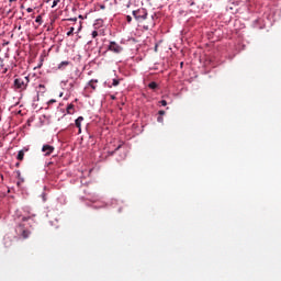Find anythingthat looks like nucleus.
Returning <instances> with one entry per match:
<instances>
[{"instance_id": "09e8293b", "label": "nucleus", "mask_w": 281, "mask_h": 281, "mask_svg": "<svg viewBox=\"0 0 281 281\" xmlns=\"http://www.w3.org/2000/svg\"><path fill=\"white\" fill-rule=\"evenodd\" d=\"M59 98H63V92H61V93H59Z\"/></svg>"}, {"instance_id": "f257e3e1", "label": "nucleus", "mask_w": 281, "mask_h": 281, "mask_svg": "<svg viewBox=\"0 0 281 281\" xmlns=\"http://www.w3.org/2000/svg\"><path fill=\"white\" fill-rule=\"evenodd\" d=\"M29 85H30V76L18 77L13 81V87L18 91H25Z\"/></svg>"}, {"instance_id": "a19ab883", "label": "nucleus", "mask_w": 281, "mask_h": 281, "mask_svg": "<svg viewBox=\"0 0 281 281\" xmlns=\"http://www.w3.org/2000/svg\"><path fill=\"white\" fill-rule=\"evenodd\" d=\"M65 117H67L66 113H64V115L61 116V120H65Z\"/></svg>"}, {"instance_id": "0eeeda50", "label": "nucleus", "mask_w": 281, "mask_h": 281, "mask_svg": "<svg viewBox=\"0 0 281 281\" xmlns=\"http://www.w3.org/2000/svg\"><path fill=\"white\" fill-rule=\"evenodd\" d=\"M55 148L52 145H43L42 153H44V157H49L52 153H54Z\"/></svg>"}, {"instance_id": "ddd939ff", "label": "nucleus", "mask_w": 281, "mask_h": 281, "mask_svg": "<svg viewBox=\"0 0 281 281\" xmlns=\"http://www.w3.org/2000/svg\"><path fill=\"white\" fill-rule=\"evenodd\" d=\"M98 85V79H91L88 83L87 87H90V89H93V91H95L97 86Z\"/></svg>"}, {"instance_id": "bb28decb", "label": "nucleus", "mask_w": 281, "mask_h": 281, "mask_svg": "<svg viewBox=\"0 0 281 281\" xmlns=\"http://www.w3.org/2000/svg\"><path fill=\"white\" fill-rule=\"evenodd\" d=\"M58 3H60V0H54L53 4H52V8H56V5H58Z\"/></svg>"}, {"instance_id": "8fccbe9b", "label": "nucleus", "mask_w": 281, "mask_h": 281, "mask_svg": "<svg viewBox=\"0 0 281 281\" xmlns=\"http://www.w3.org/2000/svg\"><path fill=\"white\" fill-rule=\"evenodd\" d=\"M19 177H21V171H18Z\"/></svg>"}, {"instance_id": "1a4fd4ad", "label": "nucleus", "mask_w": 281, "mask_h": 281, "mask_svg": "<svg viewBox=\"0 0 281 281\" xmlns=\"http://www.w3.org/2000/svg\"><path fill=\"white\" fill-rule=\"evenodd\" d=\"M4 247H12V237L10 235H5L3 238Z\"/></svg>"}, {"instance_id": "5701e85b", "label": "nucleus", "mask_w": 281, "mask_h": 281, "mask_svg": "<svg viewBox=\"0 0 281 281\" xmlns=\"http://www.w3.org/2000/svg\"><path fill=\"white\" fill-rule=\"evenodd\" d=\"M125 21H126V23H132L133 22V16L126 15Z\"/></svg>"}, {"instance_id": "aec40b11", "label": "nucleus", "mask_w": 281, "mask_h": 281, "mask_svg": "<svg viewBox=\"0 0 281 281\" xmlns=\"http://www.w3.org/2000/svg\"><path fill=\"white\" fill-rule=\"evenodd\" d=\"M231 5H240V0H228Z\"/></svg>"}, {"instance_id": "e433bc0d", "label": "nucleus", "mask_w": 281, "mask_h": 281, "mask_svg": "<svg viewBox=\"0 0 281 281\" xmlns=\"http://www.w3.org/2000/svg\"><path fill=\"white\" fill-rule=\"evenodd\" d=\"M42 199H43L44 202L47 201V198H46L45 193H42Z\"/></svg>"}, {"instance_id": "6e6d98bb", "label": "nucleus", "mask_w": 281, "mask_h": 281, "mask_svg": "<svg viewBox=\"0 0 281 281\" xmlns=\"http://www.w3.org/2000/svg\"><path fill=\"white\" fill-rule=\"evenodd\" d=\"M18 30H21V25L18 26Z\"/></svg>"}, {"instance_id": "5fc2aeb1", "label": "nucleus", "mask_w": 281, "mask_h": 281, "mask_svg": "<svg viewBox=\"0 0 281 281\" xmlns=\"http://www.w3.org/2000/svg\"><path fill=\"white\" fill-rule=\"evenodd\" d=\"M46 3H49V0H45Z\"/></svg>"}, {"instance_id": "f03ea898", "label": "nucleus", "mask_w": 281, "mask_h": 281, "mask_svg": "<svg viewBox=\"0 0 281 281\" xmlns=\"http://www.w3.org/2000/svg\"><path fill=\"white\" fill-rule=\"evenodd\" d=\"M86 200L90 201L91 203H99V205H92L94 210H100V207H106V203L102 201V198L97 193H88L86 195Z\"/></svg>"}, {"instance_id": "13d9d810", "label": "nucleus", "mask_w": 281, "mask_h": 281, "mask_svg": "<svg viewBox=\"0 0 281 281\" xmlns=\"http://www.w3.org/2000/svg\"><path fill=\"white\" fill-rule=\"evenodd\" d=\"M119 212H122V207L119 209Z\"/></svg>"}, {"instance_id": "393cba45", "label": "nucleus", "mask_w": 281, "mask_h": 281, "mask_svg": "<svg viewBox=\"0 0 281 281\" xmlns=\"http://www.w3.org/2000/svg\"><path fill=\"white\" fill-rule=\"evenodd\" d=\"M155 16H157L156 13L151 15V27H155Z\"/></svg>"}, {"instance_id": "603ef678", "label": "nucleus", "mask_w": 281, "mask_h": 281, "mask_svg": "<svg viewBox=\"0 0 281 281\" xmlns=\"http://www.w3.org/2000/svg\"><path fill=\"white\" fill-rule=\"evenodd\" d=\"M112 100H115V95H112Z\"/></svg>"}, {"instance_id": "b1692460", "label": "nucleus", "mask_w": 281, "mask_h": 281, "mask_svg": "<svg viewBox=\"0 0 281 281\" xmlns=\"http://www.w3.org/2000/svg\"><path fill=\"white\" fill-rule=\"evenodd\" d=\"M120 85V79H113L112 87H117Z\"/></svg>"}, {"instance_id": "3c124183", "label": "nucleus", "mask_w": 281, "mask_h": 281, "mask_svg": "<svg viewBox=\"0 0 281 281\" xmlns=\"http://www.w3.org/2000/svg\"><path fill=\"white\" fill-rule=\"evenodd\" d=\"M91 43H92V42H91V41H89V42H88V45H91Z\"/></svg>"}, {"instance_id": "ea45409f", "label": "nucleus", "mask_w": 281, "mask_h": 281, "mask_svg": "<svg viewBox=\"0 0 281 281\" xmlns=\"http://www.w3.org/2000/svg\"><path fill=\"white\" fill-rule=\"evenodd\" d=\"M2 45L5 47V45H10V42H4Z\"/></svg>"}, {"instance_id": "473e14b6", "label": "nucleus", "mask_w": 281, "mask_h": 281, "mask_svg": "<svg viewBox=\"0 0 281 281\" xmlns=\"http://www.w3.org/2000/svg\"><path fill=\"white\" fill-rule=\"evenodd\" d=\"M100 10H106V5L105 4H99Z\"/></svg>"}, {"instance_id": "bf43d9fd", "label": "nucleus", "mask_w": 281, "mask_h": 281, "mask_svg": "<svg viewBox=\"0 0 281 281\" xmlns=\"http://www.w3.org/2000/svg\"><path fill=\"white\" fill-rule=\"evenodd\" d=\"M155 50L157 52V46H155Z\"/></svg>"}, {"instance_id": "dca6fc26", "label": "nucleus", "mask_w": 281, "mask_h": 281, "mask_svg": "<svg viewBox=\"0 0 281 281\" xmlns=\"http://www.w3.org/2000/svg\"><path fill=\"white\" fill-rule=\"evenodd\" d=\"M148 87H149L153 91H155V89H157V88L159 87V85H157V82H155V81H151V82L148 83Z\"/></svg>"}, {"instance_id": "7c9ffc66", "label": "nucleus", "mask_w": 281, "mask_h": 281, "mask_svg": "<svg viewBox=\"0 0 281 281\" xmlns=\"http://www.w3.org/2000/svg\"><path fill=\"white\" fill-rule=\"evenodd\" d=\"M157 122H159L160 124L164 123V116H158Z\"/></svg>"}, {"instance_id": "a18cd8bd", "label": "nucleus", "mask_w": 281, "mask_h": 281, "mask_svg": "<svg viewBox=\"0 0 281 281\" xmlns=\"http://www.w3.org/2000/svg\"><path fill=\"white\" fill-rule=\"evenodd\" d=\"M78 19H85L82 15H79Z\"/></svg>"}, {"instance_id": "7ed1b4c3", "label": "nucleus", "mask_w": 281, "mask_h": 281, "mask_svg": "<svg viewBox=\"0 0 281 281\" xmlns=\"http://www.w3.org/2000/svg\"><path fill=\"white\" fill-rule=\"evenodd\" d=\"M132 14L137 23H144V21L148 19V10H146L145 8L134 10Z\"/></svg>"}, {"instance_id": "864d4df0", "label": "nucleus", "mask_w": 281, "mask_h": 281, "mask_svg": "<svg viewBox=\"0 0 281 281\" xmlns=\"http://www.w3.org/2000/svg\"><path fill=\"white\" fill-rule=\"evenodd\" d=\"M61 113H65V110L60 109Z\"/></svg>"}, {"instance_id": "2f4dec72", "label": "nucleus", "mask_w": 281, "mask_h": 281, "mask_svg": "<svg viewBox=\"0 0 281 281\" xmlns=\"http://www.w3.org/2000/svg\"><path fill=\"white\" fill-rule=\"evenodd\" d=\"M81 74H82V72H80V69L77 68V69H76V76H78V78H80Z\"/></svg>"}, {"instance_id": "c85d7f7f", "label": "nucleus", "mask_w": 281, "mask_h": 281, "mask_svg": "<svg viewBox=\"0 0 281 281\" xmlns=\"http://www.w3.org/2000/svg\"><path fill=\"white\" fill-rule=\"evenodd\" d=\"M122 159H126V151L123 153V155L117 159V161H122Z\"/></svg>"}, {"instance_id": "c9c22d12", "label": "nucleus", "mask_w": 281, "mask_h": 281, "mask_svg": "<svg viewBox=\"0 0 281 281\" xmlns=\"http://www.w3.org/2000/svg\"><path fill=\"white\" fill-rule=\"evenodd\" d=\"M54 103H56V100H54V99H50V100L48 101V104H54Z\"/></svg>"}, {"instance_id": "a211bd4d", "label": "nucleus", "mask_w": 281, "mask_h": 281, "mask_svg": "<svg viewBox=\"0 0 281 281\" xmlns=\"http://www.w3.org/2000/svg\"><path fill=\"white\" fill-rule=\"evenodd\" d=\"M35 23H38V25H43V15H37L35 19Z\"/></svg>"}, {"instance_id": "c756f323", "label": "nucleus", "mask_w": 281, "mask_h": 281, "mask_svg": "<svg viewBox=\"0 0 281 281\" xmlns=\"http://www.w3.org/2000/svg\"><path fill=\"white\" fill-rule=\"evenodd\" d=\"M158 115L161 117L162 115H166V111H164V110H160V111H158Z\"/></svg>"}, {"instance_id": "72a5a7b5", "label": "nucleus", "mask_w": 281, "mask_h": 281, "mask_svg": "<svg viewBox=\"0 0 281 281\" xmlns=\"http://www.w3.org/2000/svg\"><path fill=\"white\" fill-rule=\"evenodd\" d=\"M26 12L30 14V13L34 12V9L27 8V9H26Z\"/></svg>"}, {"instance_id": "58836bf2", "label": "nucleus", "mask_w": 281, "mask_h": 281, "mask_svg": "<svg viewBox=\"0 0 281 281\" xmlns=\"http://www.w3.org/2000/svg\"><path fill=\"white\" fill-rule=\"evenodd\" d=\"M189 5H194V0H190Z\"/></svg>"}, {"instance_id": "2eb2a0df", "label": "nucleus", "mask_w": 281, "mask_h": 281, "mask_svg": "<svg viewBox=\"0 0 281 281\" xmlns=\"http://www.w3.org/2000/svg\"><path fill=\"white\" fill-rule=\"evenodd\" d=\"M74 109H75V105L72 103L68 104L67 108H66V112L68 115H74Z\"/></svg>"}, {"instance_id": "4468645a", "label": "nucleus", "mask_w": 281, "mask_h": 281, "mask_svg": "<svg viewBox=\"0 0 281 281\" xmlns=\"http://www.w3.org/2000/svg\"><path fill=\"white\" fill-rule=\"evenodd\" d=\"M41 126L49 125V117L47 115H43L40 117Z\"/></svg>"}, {"instance_id": "79ce46f5", "label": "nucleus", "mask_w": 281, "mask_h": 281, "mask_svg": "<svg viewBox=\"0 0 281 281\" xmlns=\"http://www.w3.org/2000/svg\"><path fill=\"white\" fill-rule=\"evenodd\" d=\"M19 166H21V164H20V162H16V164H15V167L19 168Z\"/></svg>"}, {"instance_id": "49530a36", "label": "nucleus", "mask_w": 281, "mask_h": 281, "mask_svg": "<svg viewBox=\"0 0 281 281\" xmlns=\"http://www.w3.org/2000/svg\"><path fill=\"white\" fill-rule=\"evenodd\" d=\"M80 30H82V26H79L78 32H80Z\"/></svg>"}, {"instance_id": "4c0bfd02", "label": "nucleus", "mask_w": 281, "mask_h": 281, "mask_svg": "<svg viewBox=\"0 0 281 281\" xmlns=\"http://www.w3.org/2000/svg\"><path fill=\"white\" fill-rule=\"evenodd\" d=\"M143 30H147L148 31V30H150V27L148 25H144Z\"/></svg>"}, {"instance_id": "4be33fe9", "label": "nucleus", "mask_w": 281, "mask_h": 281, "mask_svg": "<svg viewBox=\"0 0 281 281\" xmlns=\"http://www.w3.org/2000/svg\"><path fill=\"white\" fill-rule=\"evenodd\" d=\"M122 148V145H119L114 151H109V155H115V153H117V150H120Z\"/></svg>"}, {"instance_id": "9b49d317", "label": "nucleus", "mask_w": 281, "mask_h": 281, "mask_svg": "<svg viewBox=\"0 0 281 281\" xmlns=\"http://www.w3.org/2000/svg\"><path fill=\"white\" fill-rule=\"evenodd\" d=\"M102 25H104V20H102V19H97L93 23L94 30H100V27H102Z\"/></svg>"}, {"instance_id": "412c9836", "label": "nucleus", "mask_w": 281, "mask_h": 281, "mask_svg": "<svg viewBox=\"0 0 281 281\" xmlns=\"http://www.w3.org/2000/svg\"><path fill=\"white\" fill-rule=\"evenodd\" d=\"M75 30H76V29H75L74 26H71V27L69 29V31L66 33L67 36H74Z\"/></svg>"}, {"instance_id": "f8f14e48", "label": "nucleus", "mask_w": 281, "mask_h": 281, "mask_svg": "<svg viewBox=\"0 0 281 281\" xmlns=\"http://www.w3.org/2000/svg\"><path fill=\"white\" fill-rule=\"evenodd\" d=\"M66 67H69V60L60 61L57 66L60 71H65Z\"/></svg>"}, {"instance_id": "37998d69", "label": "nucleus", "mask_w": 281, "mask_h": 281, "mask_svg": "<svg viewBox=\"0 0 281 281\" xmlns=\"http://www.w3.org/2000/svg\"><path fill=\"white\" fill-rule=\"evenodd\" d=\"M0 61H1V67H3V59L0 58Z\"/></svg>"}, {"instance_id": "f3484780", "label": "nucleus", "mask_w": 281, "mask_h": 281, "mask_svg": "<svg viewBox=\"0 0 281 281\" xmlns=\"http://www.w3.org/2000/svg\"><path fill=\"white\" fill-rule=\"evenodd\" d=\"M46 89H45V85H38L37 87V93H45Z\"/></svg>"}, {"instance_id": "de8ad7c7", "label": "nucleus", "mask_w": 281, "mask_h": 281, "mask_svg": "<svg viewBox=\"0 0 281 281\" xmlns=\"http://www.w3.org/2000/svg\"><path fill=\"white\" fill-rule=\"evenodd\" d=\"M10 1V3H12V2H14V1H16V0H9Z\"/></svg>"}, {"instance_id": "a878e982", "label": "nucleus", "mask_w": 281, "mask_h": 281, "mask_svg": "<svg viewBox=\"0 0 281 281\" xmlns=\"http://www.w3.org/2000/svg\"><path fill=\"white\" fill-rule=\"evenodd\" d=\"M159 104H161V106H168V101L161 100L159 101Z\"/></svg>"}, {"instance_id": "39448f33", "label": "nucleus", "mask_w": 281, "mask_h": 281, "mask_svg": "<svg viewBox=\"0 0 281 281\" xmlns=\"http://www.w3.org/2000/svg\"><path fill=\"white\" fill-rule=\"evenodd\" d=\"M25 215L22 216V221H30V218H34L36 216V213H34V210H32L30 206L22 207Z\"/></svg>"}, {"instance_id": "6ab92c4d", "label": "nucleus", "mask_w": 281, "mask_h": 281, "mask_svg": "<svg viewBox=\"0 0 281 281\" xmlns=\"http://www.w3.org/2000/svg\"><path fill=\"white\" fill-rule=\"evenodd\" d=\"M30 231H27V229H24V231H22V237L23 238H30Z\"/></svg>"}, {"instance_id": "423d86ee", "label": "nucleus", "mask_w": 281, "mask_h": 281, "mask_svg": "<svg viewBox=\"0 0 281 281\" xmlns=\"http://www.w3.org/2000/svg\"><path fill=\"white\" fill-rule=\"evenodd\" d=\"M108 49L109 52H113L114 54H122L124 48H122V46H120V44L115 42H110Z\"/></svg>"}, {"instance_id": "f704fd0d", "label": "nucleus", "mask_w": 281, "mask_h": 281, "mask_svg": "<svg viewBox=\"0 0 281 281\" xmlns=\"http://www.w3.org/2000/svg\"><path fill=\"white\" fill-rule=\"evenodd\" d=\"M68 21L76 22V21H78V18H70V19H68Z\"/></svg>"}, {"instance_id": "6e6552de", "label": "nucleus", "mask_w": 281, "mask_h": 281, "mask_svg": "<svg viewBox=\"0 0 281 281\" xmlns=\"http://www.w3.org/2000/svg\"><path fill=\"white\" fill-rule=\"evenodd\" d=\"M82 122H85L83 116H79L78 119L75 120V126L79 128V133H82Z\"/></svg>"}, {"instance_id": "c03bdc74", "label": "nucleus", "mask_w": 281, "mask_h": 281, "mask_svg": "<svg viewBox=\"0 0 281 281\" xmlns=\"http://www.w3.org/2000/svg\"><path fill=\"white\" fill-rule=\"evenodd\" d=\"M113 203H117V200H112V205H113Z\"/></svg>"}, {"instance_id": "20e7f679", "label": "nucleus", "mask_w": 281, "mask_h": 281, "mask_svg": "<svg viewBox=\"0 0 281 281\" xmlns=\"http://www.w3.org/2000/svg\"><path fill=\"white\" fill-rule=\"evenodd\" d=\"M76 85H78V81H76V79H74L70 83H69V80H63L60 82V87L63 89H66V91H69L70 93L71 91H74V89H76Z\"/></svg>"}, {"instance_id": "cd10ccee", "label": "nucleus", "mask_w": 281, "mask_h": 281, "mask_svg": "<svg viewBox=\"0 0 281 281\" xmlns=\"http://www.w3.org/2000/svg\"><path fill=\"white\" fill-rule=\"evenodd\" d=\"M92 38H95L98 36V31L94 29L91 33Z\"/></svg>"}, {"instance_id": "9d476101", "label": "nucleus", "mask_w": 281, "mask_h": 281, "mask_svg": "<svg viewBox=\"0 0 281 281\" xmlns=\"http://www.w3.org/2000/svg\"><path fill=\"white\" fill-rule=\"evenodd\" d=\"M25 153H27V148H23L22 150H19L16 159L19 161H23L24 157H25Z\"/></svg>"}, {"instance_id": "4d7b16f0", "label": "nucleus", "mask_w": 281, "mask_h": 281, "mask_svg": "<svg viewBox=\"0 0 281 281\" xmlns=\"http://www.w3.org/2000/svg\"><path fill=\"white\" fill-rule=\"evenodd\" d=\"M181 67H183V61L180 64Z\"/></svg>"}]
</instances>
